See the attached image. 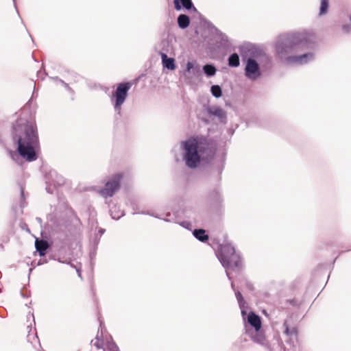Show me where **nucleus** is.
<instances>
[{
  "label": "nucleus",
  "mask_w": 351,
  "mask_h": 351,
  "mask_svg": "<svg viewBox=\"0 0 351 351\" xmlns=\"http://www.w3.org/2000/svg\"><path fill=\"white\" fill-rule=\"evenodd\" d=\"M317 47L315 38L308 32L280 34L274 44L276 55L287 64L304 65L315 59L313 51Z\"/></svg>",
  "instance_id": "f257e3e1"
},
{
  "label": "nucleus",
  "mask_w": 351,
  "mask_h": 351,
  "mask_svg": "<svg viewBox=\"0 0 351 351\" xmlns=\"http://www.w3.org/2000/svg\"><path fill=\"white\" fill-rule=\"evenodd\" d=\"M239 54L233 52L228 58V65L230 68H237L240 66L241 59L243 65L245 77L255 81L260 78L264 72L269 71L273 66L272 59L261 45L250 42L238 47Z\"/></svg>",
  "instance_id": "f03ea898"
},
{
  "label": "nucleus",
  "mask_w": 351,
  "mask_h": 351,
  "mask_svg": "<svg viewBox=\"0 0 351 351\" xmlns=\"http://www.w3.org/2000/svg\"><path fill=\"white\" fill-rule=\"evenodd\" d=\"M182 159L192 170L209 165L217 152L216 143L204 135H192L180 141Z\"/></svg>",
  "instance_id": "7ed1b4c3"
},
{
  "label": "nucleus",
  "mask_w": 351,
  "mask_h": 351,
  "mask_svg": "<svg viewBox=\"0 0 351 351\" xmlns=\"http://www.w3.org/2000/svg\"><path fill=\"white\" fill-rule=\"evenodd\" d=\"M241 313L243 322L244 333L253 343L261 346L267 351H274L266 338L261 317L250 308L242 311Z\"/></svg>",
  "instance_id": "20e7f679"
},
{
  "label": "nucleus",
  "mask_w": 351,
  "mask_h": 351,
  "mask_svg": "<svg viewBox=\"0 0 351 351\" xmlns=\"http://www.w3.org/2000/svg\"><path fill=\"white\" fill-rule=\"evenodd\" d=\"M215 254L225 269L236 271L243 268L241 254L236 250L227 234L223 235L222 243H218Z\"/></svg>",
  "instance_id": "39448f33"
},
{
  "label": "nucleus",
  "mask_w": 351,
  "mask_h": 351,
  "mask_svg": "<svg viewBox=\"0 0 351 351\" xmlns=\"http://www.w3.org/2000/svg\"><path fill=\"white\" fill-rule=\"evenodd\" d=\"M137 80L138 79L133 82L124 81L119 82L117 84L115 89L112 92L110 99L115 112L116 121L119 119H122L124 122L125 121V117L122 112V106L128 97L131 87Z\"/></svg>",
  "instance_id": "423d86ee"
},
{
  "label": "nucleus",
  "mask_w": 351,
  "mask_h": 351,
  "mask_svg": "<svg viewBox=\"0 0 351 351\" xmlns=\"http://www.w3.org/2000/svg\"><path fill=\"white\" fill-rule=\"evenodd\" d=\"M81 226L82 223L80 218L75 215L72 222L69 223V220L67 221L66 227L63 228V232L60 234V236H56V239L61 243L62 246L71 245L73 242L80 237Z\"/></svg>",
  "instance_id": "0eeeda50"
},
{
  "label": "nucleus",
  "mask_w": 351,
  "mask_h": 351,
  "mask_svg": "<svg viewBox=\"0 0 351 351\" xmlns=\"http://www.w3.org/2000/svg\"><path fill=\"white\" fill-rule=\"evenodd\" d=\"M123 179V173H115L111 175L98 193L104 198L112 197L119 191Z\"/></svg>",
  "instance_id": "6e6552de"
},
{
  "label": "nucleus",
  "mask_w": 351,
  "mask_h": 351,
  "mask_svg": "<svg viewBox=\"0 0 351 351\" xmlns=\"http://www.w3.org/2000/svg\"><path fill=\"white\" fill-rule=\"evenodd\" d=\"M48 229L56 236L63 232V228L66 227L68 217L66 214L63 212L58 211L56 209L47 216Z\"/></svg>",
  "instance_id": "1a4fd4ad"
},
{
  "label": "nucleus",
  "mask_w": 351,
  "mask_h": 351,
  "mask_svg": "<svg viewBox=\"0 0 351 351\" xmlns=\"http://www.w3.org/2000/svg\"><path fill=\"white\" fill-rule=\"evenodd\" d=\"M285 341L287 346L283 351H301L298 339V329L295 326H290L287 320L283 322Z\"/></svg>",
  "instance_id": "9d476101"
},
{
  "label": "nucleus",
  "mask_w": 351,
  "mask_h": 351,
  "mask_svg": "<svg viewBox=\"0 0 351 351\" xmlns=\"http://www.w3.org/2000/svg\"><path fill=\"white\" fill-rule=\"evenodd\" d=\"M142 215H148L155 218L163 220L169 223H174L178 224L180 220L184 218L185 215V210L182 208H174L171 212H167L162 215H155L148 211H143Z\"/></svg>",
  "instance_id": "9b49d317"
},
{
  "label": "nucleus",
  "mask_w": 351,
  "mask_h": 351,
  "mask_svg": "<svg viewBox=\"0 0 351 351\" xmlns=\"http://www.w3.org/2000/svg\"><path fill=\"white\" fill-rule=\"evenodd\" d=\"M214 35L217 40L216 45L213 47L214 50L223 49L225 51L224 54L234 50V47H232L230 40L225 33L222 32L220 29H217Z\"/></svg>",
  "instance_id": "f8f14e48"
},
{
  "label": "nucleus",
  "mask_w": 351,
  "mask_h": 351,
  "mask_svg": "<svg viewBox=\"0 0 351 351\" xmlns=\"http://www.w3.org/2000/svg\"><path fill=\"white\" fill-rule=\"evenodd\" d=\"M41 239L38 237L35 238L34 245L36 248V252L38 253L40 257L45 256L47 251L52 247V241H49L47 236L41 231L40 232Z\"/></svg>",
  "instance_id": "ddd939ff"
},
{
  "label": "nucleus",
  "mask_w": 351,
  "mask_h": 351,
  "mask_svg": "<svg viewBox=\"0 0 351 351\" xmlns=\"http://www.w3.org/2000/svg\"><path fill=\"white\" fill-rule=\"evenodd\" d=\"M203 107L208 117L217 118L222 124L227 123L226 112L221 107L208 104H204Z\"/></svg>",
  "instance_id": "4468645a"
},
{
  "label": "nucleus",
  "mask_w": 351,
  "mask_h": 351,
  "mask_svg": "<svg viewBox=\"0 0 351 351\" xmlns=\"http://www.w3.org/2000/svg\"><path fill=\"white\" fill-rule=\"evenodd\" d=\"M173 51L172 40L169 37L161 40L160 43L156 47V51L160 56L165 53L166 55L171 54Z\"/></svg>",
  "instance_id": "2eb2a0df"
},
{
  "label": "nucleus",
  "mask_w": 351,
  "mask_h": 351,
  "mask_svg": "<svg viewBox=\"0 0 351 351\" xmlns=\"http://www.w3.org/2000/svg\"><path fill=\"white\" fill-rule=\"evenodd\" d=\"M208 212L214 219H219L224 215L223 202H219L207 205Z\"/></svg>",
  "instance_id": "dca6fc26"
},
{
  "label": "nucleus",
  "mask_w": 351,
  "mask_h": 351,
  "mask_svg": "<svg viewBox=\"0 0 351 351\" xmlns=\"http://www.w3.org/2000/svg\"><path fill=\"white\" fill-rule=\"evenodd\" d=\"M205 202L206 205L218 203V202H223L219 186L215 187L207 193Z\"/></svg>",
  "instance_id": "f3484780"
},
{
  "label": "nucleus",
  "mask_w": 351,
  "mask_h": 351,
  "mask_svg": "<svg viewBox=\"0 0 351 351\" xmlns=\"http://www.w3.org/2000/svg\"><path fill=\"white\" fill-rule=\"evenodd\" d=\"M45 179L49 180L53 184L62 186L65 184V179L62 176L59 174L56 170L51 169L45 174Z\"/></svg>",
  "instance_id": "a211bd4d"
},
{
  "label": "nucleus",
  "mask_w": 351,
  "mask_h": 351,
  "mask_svg": "<svg viewBox=\"0 0 351 351\" xmlns=\"http://www.w3.org/2000/svg\"><path fill=\"white\" fill-rule=\"evenodd\" d=\"M174 8L176 11H180L183 9L188 12H197L192 0H173Z\"/></svg>",
  "instance_id": "6ab92c4d"
},
{
  "label": "nucleus",
  "mask_w": 351,
  "mask_h": 351,
  "mask_svg": "<svg viewBox=\"0 0 351 351\" xmlns=\"http://www.w3.org/2000/svg\"><path fill=\"white\" fill-rule=\"evenodd\" d=\"M226 153L223 152L219 158V164L217 165L215 168H213L210 171L211 175L216 174V180L218 183L221 182V174L225 167L226 165Z\"/></svg>",
  "instance_id": "aec40b11"
},
{
  "label": "nucleus",
  "mask_w": 351,
  "mask_h": 351,
  "mask_svg": "<svg viewBox=\"0 0 351 351\" xmlns=\"http://www.w3.org/2000/svg\"><path fill=\"white\" fill-rule=\"evenodd\" d=\"M163 70L169 71H173L176 68V60L174 58L169 57L165 53L160 56Z\"/></svg>",
  "instance_id": "412c9836"
},
{
  "label": "nucleus",
  "mask_w": 351,
  "mask_h": 351,
  "mask_svg": "<svg viewBox=\"0 0 351 351\" xmlns=\"http://www.w3.org/2000/svg\"><path fill=\"white\" fill-rule=\"evenodd\" d=\"M185 72L189 74L192 73L195 77L202 75L200 66L195 61H188L186 62Z\"/></svg>",
  "instance_id": "4be33fe9"
},
{
  "label": "nucleus",
  "mask_w": 351,
  "mask_h": 351,
  "mask_svg": "<svg viewBox=\"0 0 351 351\" xmlns=\"http://www.w3.org/2000/svg\"><path fill=\"white\" fill-rule=\"evenodd\" d=\"M193 236L201 243H207L209 240V234L203 228H195L192 230Z\"/></svg>",
  "instance_id": "5701e85b"
},
{
  "label": "nucleus",
  "mask_w": 351,
  "mask_h": 351,
  "mask_svg": "<svg viewBox=\"0 0 351 351\" xmlns=\"http://www.w3.org/2000/svg\"><path fill=\"white\" fill-rule=\"evenodd\" d=\"M191 19L186 14H180L177 17L178 26L181 29H186L191 24Z\"/></svg>",
  "instance_id": "b1692460"
},
{
  "label": "nucleus",
  "mask_w": 351,
  "mask_h": 351,
  "mask_svg": "<svg viewBox=\"0 0 351 351\" xmlns=\"http://www.w3.org/2000/svg\"><path fill=\"white\" fill-rule=\"evenodd\" d=\"M202 71L207 77H212L216 75L217 69L214 64L206 63L203 66Z\"/></svg>",
  "instance_id": "393cba45"
},
{
  "label": "nucleus",
  "mask_w": 351,
  "mask_h": 351,
  "mask_svg": "<svg viewBox=\"0 0 351 351\" xmlns=\"http://www.w3.org/2000/svg\"><path fill=\"white\" fill-rule=\"evenodd\" d=\"M234 294H235V297L237 300L239 306L241 309V312H242V311L249 310V307H248L245 299L243 298L241 293L239 290H237V291H235Z\"/></svg>",
  "instance_id": "a878e982"
},
{
  "label": "nucleus",
  "mask_w": 351,
  "mask_h": 351,
  "mask_svg": "<svg viewBox=\"0 0 351 351\" xmlns=\"http://www.w3.org/2000/svg\"><path fill=\"white\" fill-rule=\"evenodd\" d=\"M248 342L249 341L245 337L241 336L234 343V346L239 351H244Z\"/></svg>",
  "instance_id": "bb28decb"
},
{
  "label": "nucleus",
  "mask_w": 351,
  "mask_h": 351,
  "mask_svg": "<svg viewBox=\"0 0 351 351\" xmlns=\"http://www.w3.org/2000/svg\"><path fill=\"white\" fill-rule=\"evenodd\" d=\"M329 8H330L329 0H321L318 15L319 16L326 15L328 12Z\"/></svg>",
  "instance_id": "cd10ccee"
},
{
  "label": "nucleus",
  "mask_w": 351,
  "mask_h": 351,
  "mask_svg": "<svg viewBox=\"0 0 351 351\" xmlns=\"http://www.w3.org/2000/svg\"><path fill=\"white\" fill-rule=\"evenodd\" d=\"M210 93L212 95L218 99L222 97L223 95V91L221 86L218 84L212 85L210 86Z\"/></svg>",
  "instance_id": "c85d7f7f"
},
{
  "label": "nucleus",
  "mask_w": 351,
  "mask_h": 351,
  "mask_svg": "<svg viewBox=\"0 0 351 351\" xmlns=\"http://www.w3.org/2000/svg\"><path fill=\"white\" fill-rule=\"evenodd\" d=\"M97 248L89 247L88 257H89V260H90V266L91 270H93V267L95 265V257L97 255Z\"/></svg>",
  "instance_id": "c756f323"
},
{
  "label": "nucleus",
  "mask_w": 351,
  "mask_h": 351,
  "mask_svg": "<svg viewBox=\"0 0 351 351\" xmlns=\"http://www.w3.org/2000/svg\"><path fill=\"white\" fill-rule=\"evenodd\" d=\"M101 237L98 236V234H94V235L90 239L89 247L98 248Z\"/></svg>",
  "instance_id": "7c9ffc66"
},
{
  "label": "nucleus",
  "mask_w": 351,
  "mask_h": 351,
  "mask_svg": "<svg viewBox=\"0 0 351 351\" xmlns=\"http://www.w3.org/2000/svg\"><path fill=\"white\" fill-rule=\"evenodd\" d=\"M45 184L46 192L49 194H53L55 189L58 187V186L53 184V183L49 182V180H45Z\"/></svg>",
  "instance_id": "2f4dec72"
},
{
  "label": "nucleus",
  "mask_w": 351,
  "mask_h": 351,
  "mask_svg": "<svg viewBox=\"0 0 351 351\" xmlns=\"http://www.w3.org/2000/svg\"><path fill=\"white\" fill-rule=\"evenodd\" d=\"M20 197H21L20 207L23 209L26 203H25V189L22 185H20Z\"/></svg>",
  "instance_id": "473e14b6"
},
{
  "label": "nucleus",
  "mask_w": 351,
  "mask_h": 351,
  "mask_svg": "<svg viewBox=\"0 0 351 351\" xmlns=\"http://www.w3.org/2000/svg\"><path fill=\"white\" fill-rule=\"evenodd\" d=\"M110 215H111V217L112 219L114 220H119L121 217H122L123 216H124V212L123 211H121L119 210V212L117 213H114L112 211V209L110 208Z\"/></svg>",
  "instance_id": "72a5a7b5"
},
{
  "label": "nucleus",
  "mask_w": 351,
  "mask_h": 351,
  "mask_svg": "<svg viewBox=\"0 0 351 351\" xmlns=\"http://www.w3.org/2000/svg\"><path fill=\"white\" fill-rule=\"evenodd\" d=\"M178 224L188 230L192 229V223L189 221H180Z\"/></svg>",
  "instance_id": "f704fd0d"
},
{
  "label": "nucleus",
  "mask_w": 351,
  "mask_h": 351,
  "mask_svg": "<svg viewBox=\"0 0 351 351\" xmlns=\"http://www.w3.org/2000/svg\"><path fill=\"white\" fill-rule=\"evenodd\" d=\"M130 204L131 208H132V210L134 211L133 214H142L143 212L139 213L138 211V206L135 200H134V199L130 200Z\"/></svg>",
  "instance_id": "c9c22d12"
},
{
  "label": "nucleus",
  "mask_w": 351,
  "mask_h": 351,
  "mask_svg": "<svg viewBox=\"0 0 351 351\" xmlns=\"http://www.w3.org/2000/svg\"><path fill=\"white\" fill-rule=\"evenodd\" d=\"M205 24L206 25V27L210 31L212 32V33L213 34H215L216 33V30L217 29H219L217 27H215L213 23H211L210 21H206L205 22Z\"/></svg>",
  "instance_id": "e433bc0d"
},
{
  "label": "nucleus",
  "mask_w": 351,
  "mask_h": 351,
  "mask_svg": "<svg viewBox=\"0 0 351 351\" xmlns=\"http://www.w3.org/2000/svg\"><path fill=\"white\" fill-rule=\"evenodd\" d=\"M107 347L109 351H119L118 346L113 341L112 342H108Z\"/></svg>",
  "instance_id": "4c0bfd02"
},
{
  "label": "nucleus",
  "mask_w": 351,
  "mask_h": 351,
  "mask_svg": "<svg viewBox=\"0 0 351 351\" xmlns=\"http://www.w3.org/2000/svg\"><path fill=\"white\" fill-rule=\"evenodd\" d=\"M244 278V281H245V285L246 287V288L250 291H253L254 290V285L252 284V282H250V280H248L247 278Z\"/></svg>",
  "instance_id": "58836bf2"
},
{
  "label": "nucleus",
  "mask_w": 351,
  "mask_h": 351,
  "mask_svg": "<svg viewBox=\"0 0 351 351\" xmlns=\"http://www.w3.org/2000/svg\"><path fill=\"white\" fill-rule=\"evenodd\" d=\"M94 346H95L97 349H101V348H103L102 339H101V338H99V337H98V335H97V337H96V341L95 342Z\"/></svg>",
  "instance_id": "ea45409f"
},
{
  "label": "nucleus",
  "mask_w": 351,
  "mask_h": 351,
  "mask_svg": "<svg viewBox=\"0 0 351 351\" xmlns=\"http://www.w3.org/2000/svg\"><path fill=\"white\" fill-rule=\"evenodd\" d=\"M341 29L343 33L349 34L351 32V24H343L341 26Z\"/></svg>",
  "instance_id": "a19ab883"
},
{
  "label": "nucleus",
  "mask_w": 351,
  "mask_h": 351,
  "mask_svg": "<svg viewBox=\"0 0 351 351\" xmlns=\"http://www.w3.org/2000/svg\"><path fill=\"white\" fill-rule=\"evenodd\" d=\"M60 84L72 95L74 94V90L71 88L69 84L66 83L64 80H60Z\"/></svg>",
  "instance_id": "79ce46f5"
},
{
  "label": "nucleus",
  "mask_w": 351,
  "mask_h": 351,
  "mask_svg": "<svg viewBox=\"0 0 351 351\" xmlns=\"http://www.w3.org/2000/svg\"><path fill=\"white\" fill-rule=\"evenodd\" d=\"M48 263V258H47L46 255L43 257H40V259L38 261L36 265L40 266L44 264H46Z\"/></svg>",
  "instance_id": "37998d69"
},
{
  "label": "nucleus",
  "mask_w": 351,
  "mask_h": 351,
  "mask_svg": "<svg viewBox=\"0 0 351 351\" xmlns=\"http://www.w3.org/2000/svg\"><path fill=\"white\" fill-rule=\"evenodd\" d=\"M286 303L289 304L290 305H292L293 306H300V303L298 302V301L295 299H288L286 300Z\"/></svg>",
  "instance_id": "c03bdc74"
},
{
  "label": "nucleus",
  "mask_w": 351,
  "mask_h": 351,
  "mask_svg": "<svg viewBox=\"0 0 351 351\" xmlns=\"http://www.w3.org/2000/svg\"><path fill=\"white\" fill-rule=\"evenodd\" d=\"M69 264L70 265V266L71 267H73L75 269L78 277H80V278H82L81 267H77V266L74 265L73 264L71 263L70 262H69Z\"/></svg>",
  "instance_id": "a18cd8bd"
},
{
  "label": "nucleus",
  "mask_w": 351,
  "mask_h": 351,
  "mask_svg": "<svg viewBox=\"0 0 351 351\" xmlns=\"http://www.w3.org/2000/svg\"><path fill=\"white\" fill-rule=\"evenodd\" d=\"M48 258V261L49 260H54V261H56V256L53 255V254H49L48 255V257H47ZM57 261L59 262V263H66V264H69V262L67 261H60V258H58Z\"/></svg>",
  "instance_id": "49530a36"
},
{
  "label": "nucleus",
  "mask_w": 351,
  "mask_h": 351,
  "mask_svg": "<svg viewBox=\"0 0 351 351\" xmlns=\"http://www.w3.org/2000/svg\"><path fill=\"white\" fill-rule=\"evenodd\" d=\"M30 291H27L25 293H24L22 290L21 291V297L24 298H28L30 297Z\"/></svg>",
  "instance_id": "de8ad7c7"
},
{
  "label": "nucleus",
  "mask_w": 351,
  "mask_h": 351,
  "mask_svg": "<svg viewBox=\"0 0 351 351\" xmlns=\"http://www.w3.org/2000/svg\"><path fill=\"white\" fill-rule=\"evenodd\" d=\"M70 73L74 77L75 81L77 82V81H79L80 79L82 78V77L80 75L77 74L76 73H75L73 71L71 72Z\"/></svg>",
  "instance_id": "09e8293b"
},
{
  "label": "nucleus",
  "mask_w": 351,
  "mask_h": 351,
  "mask_svg": "<svg viewBox=\"0 0 351 351\" xmlns=\"http://www.w3.org/2000/svg\"><path fill=\"white\" fill-rule=\"evenodd\" d=\"M242 269H243V268H242L241 269H240V270H236L235 271H241ZM229 270L232 271V269H226V276H227L228 279L230 281H231V282H232V277H231V276H230V273H229V271H228ZM232 271H234L232 270Z\"/></svg>",
  "instance_id": "8fccbe9b"
},
{
  "label": "nucleus",
  "mask_w": 351,
  "mask_h": 351,
  "mask_svg": "<svg viewBox=\"0 0 351 351\" xmlns=\"http://www.w3.org/2000/svg\"><path fill=\"white\" fill-rule=\"evenodd\" d=\"M106 232V229L103 228H99L96 234H98V236L101 237V236Z\"/></svg>",
  "instance_id": "3c124183"
},
{
  "label": "nucleus",
  "mask_w": 351,
  "mask_h": 351,
  "mask_svg": "<svg viewBox=\"0 0 351 351\" xmlns=\"http://www.w3.org/2000/svg\"><path fill=\"white\" fill-rule=\"evenodd\" d=\"M27 328H30L29 330L28 331V334H27V341L30 342L32 344L33 343V342L31 341L30 338H31V335H30V332L32 330V324H30L29 326H27Z\"/></svg>",
  "instance_id": "603ef678"
},
{
  "label": "nucleus",
  "mask_w": 351,
  "mask_h": 351,
  "mask_svg": "<svg viewBox=\"0 0 351 351\" xmlns=\"http://www.w3.org/2000/svg\"><path fill=\"white\" fill-rule=\"evenodd\" d=\"M42 68L43 69V77H41V80H44L45 77L47 75V73L45 70V66H44V64L43 63L42 64Z\"/></svg>",
  "instance_id": "864d4df0"
},
{
  "label": "nucleus",
  "mask_w": 351,
  "mask_h": 351,
  "mask_svg": "<svg viewBox=\"0 0 351 351\" xmlns=\"http://www.w3.org/2000/svg\"><path fill=\"white\" fill-rule=\"evenodd\" d=\"M12 1H13V3H14V6L15 8L16 14H18L19 17L21 18L20 14L19 12V10H18V8H17V6H16V0H12Z\"/></svg>",
  "instance_id": "5fc2aeb1"
},
{
  "label": "nucleus",
  "mask_w": 351,
  "mask_h": 351,
  "mask_svg": "<svg viewBox=\"0 0 351 351\" xmlns=\"http://www.w3.org/2000/svg\"><path fill=\"white\" fill-rule=\"evenodd\" d=\"M36 221L40 224V227L42 228L43 227V219L40 217H36Z\"/></svg>",
  "instance_id": "6e6d98bb"
},
{
  "label": "nucleus",
  "mask_w": 351,
  "mask_h": 351,
  "mask_svg": "<svg viewBox=\"0 0 351 351\" xmlns=\"http://www.w3.org/2000/svg\"><path fill=\"white\" fill-rule=\"evenodd\" d=\"M29 316L32 317L33 322L35 324V318H34V313L33 312H29V314L27 315V320L29 319Z\"/></svg>",
  "instance_id": "4d7b16f0"
},
{
  "label": "nucleus",
  "mask_w": 351,
  "mask_h": 351,
  "mask_svg": "<svg viewBox=\"0 0 351 351\" xmlns=\"http://www.w3.org/2000/svg\"><path fill=\"white\" fill-rule=\"evenodd\" d=\"M34 339H36V341H38V344H39V347L41 348V345H40V340L38 339V337L37 335V333L36 332L33 337Z\"/></svg>",
  "instance_id": "13d9d810"
},
{
  "label": "nucleus",
  "mask_w": 351,
  "mask_h": 351,
  "mask_svg": "<svg viewBox=\"0 0 351 351\" xmlns=\"http://www.w3.org/2000/svg\"><path fill=\"white\" fill-rule=\"evenodd\" d=\"M202 121L206 125H208L210 123L208 119L204 118L202 119Z\"/></svg>",
  "instance_id": "bf43d9fd"
},
{
  "label": "nucleus",
  "mask_w": 351,
  "mask_h": 351,
  "mask_svg": "<svg viewBox=\"0 0 351 351\" xmlns=\"http://www.w3.org/2000/svg\"><path fill=\"white\" fill-rule=\"evenodd\" d=\"M52 79L56 82H59L60 83V80H62V79H60L59 77L58 76H56V77H52Z\"/></svg>",
  "instance_id": "052dcab7"
},
{
  "label": "nucleus",
  "mask_w": 351,
  "mask_h": 351,
  "mask_svg": "<svg viewBox=\"0 0 351 351\" xmlns=\"http://www.w3.org/2000/svg\"><path fill=\"white\" fill-rule=\"evenodd\" d=\"M231 288L234 291V292H235V291H237V289H236V288H235V286H234V284L233 283V282H231Z\"/></svg>",
  "instance_id": "680f3d73"
},
{
  "label": "nucleus",
  "mask_w": 351,
  "mask_h": 351,
  "mask_svg": "<svg viewBox=\"0 0 351 351\" xmlns=\"http://www.w3.org/2000/svg\"><path fill=\"white\" fill-rule=\"evenodd\" d=\"M25 229L27 232H30V230L26 223H24Z\"/></svg>",
  "instance_id": "e2e57ef3"
},
{
  "label": "nucleus",
  "mask_w": 351,
  "mask_h": 351,
  "mask_svg": "<svg viewBox=\"0 0 351 351\" xmlns=\"http://www.w3.org/2000/svg\"><path fill=\"white\" fill-rule=\"evenodd\" d=\"M33 269H34V267H31V268H29V269L28 278H29L30 274H31V273L32 272Z\"/></svg>",
  "instance_id": "0e129e2a"
},
{
  "label": "nucleus",
  "mask_w": 351,
  "mask_h": 351,
  "mask_svg": "<svg viewBox=\"0 0 351 351\" xmlns=\"http://www.w3.org/2000/svg\"><path fill=\"white\" fill-rule=\"evenodd\" d=\"M228 132H229V134H230L231 135L233 134L234 132V131L233 130H231V129H230Z\"/></svg>",
  "instance_id": "69168bd1"
},
{
  "label": "nucleus",
  "mask_w": 351,
  "mask_h": 351,
  "mask_svg": "<svg viewBox=\"0 0 351 351\" xmlns=\"http://www.w3.org/2000/svg\"><path fill=\"white\" fill-rule=\"evenodd\" d=\"M40 73H41V71H40V70L37 71V75H38V76H39V75H40Z\"/></svg>",
  "instance_id": "338daca9"
},
{
  "label": "nucleus",
  "mask_w": 351,
  "mask_h": 351,
  "mask_svg": "<svg viewBox=\"0 0 351 351\" xmlns=\"http://www.w3.org/2000/svg\"><path fill=\"white\" fill-rule=\"evenodd\" d=\"M349 20H350V24H351V14L349 15Z\"/></svg>",
  "instance_id": "774afa93"
}]
</instances>
